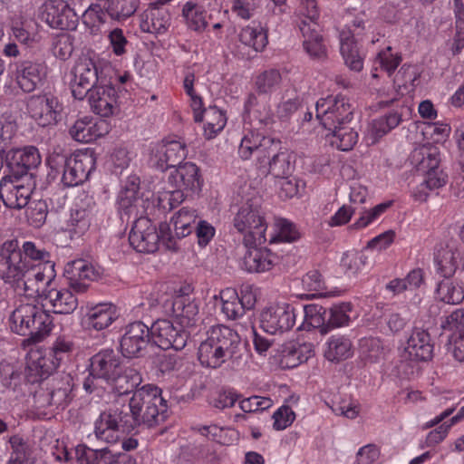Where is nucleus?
I'll return each mask as SVG.
<instances>
[{"label": "nucleus", "instance_id": "49", "mask_svg": "<svg viewBox=\"0 0 464 464\" xmlns=\"http://www.w3.org/2000/svg\"><path fill=\"white\" fill-rule=\"evenodd\" d=\"M172 310L176 316L181 317L185 324L193 325L198 314V305L188 296H177L172 301Z\"/></svg>", "mask_w": 464, "mask_h": 464}, {"label": "nucleus", "instance_id": "27", "mask_svg": "<svg viewBox=\"0 0 464 464\" xmlns=\"http://www.w3.org/2000/svg\"><path fill=\"white\" fill-rule=\"evenodd\" d=\"M434 345L430 334L421 328H414L407 340L405 352L416 362H428L433 357Z\"/></svg>", "mask_w": 464, "mask_h": 464}, {"label": "nucleus", "instance_id": "51", "mask_svg": "<svg viewBox=\"0 0 464 464\" xmlns=\"http://www.w3.org/2000/svg\"><path fill=\"white\" fill-rule=\"evenodd\" d=\"M328 130L332 133V145L340 150L348 151L357 143L358 133L347 124Z\"/></svg>", "mask_w": 464, "mask_h": 464}, {"label": "nucleus", "instance_id": "46", "mask_svg": "<svg viewBox=\"0 0 464 464\" xmlns=\"http://www.w3.org/2000/svg\"><path fill=\"white\" fill-rule=\"evenodd\" d=\"M305 323L313 327L319 328L322 334H327L331 329L327 325V309L319 304H307L303 306Z\"/></svg>", "mask_w": 464, "mask_h": 464}, {"label": "nucleus", "instance_id": "35", "mask_svg": "<svg viewBox=\"0 0 464 464\" xmlns=\"http://www.w3.org/2000/svg\"><path fill=\"white\" fill-rule=\"evenodd\" d=\"M6 197L3 198L4 204L9 208L21 209L29 204L31 195L35 188V179H21L18 183L11 184Z\"/></svg>", "mask_w": 464, "mask_h": 464}, {"label": "nucleus", "instance_id": "20", "mask_svg": "<svg viewBox=\"0 0 464 464\" xmlns=\"http://www.w3.org/2000/svg\"><path fill=\"white\" fill-rule=\"evenodd\" d=\"M24 262L18 241L16 239L5 241L0 246V279L11 285L28 267V263Z\"/></svg>", "mask_w": 464, "mask_h": 464}, {"label": "nucleus", "instance_id": "59", "mask_svg": "<svg viewBox=\"0 0 464 464\" xmlns=\"http://www.w3.org/2000/svg\"><path fill=\"white\" fill-rule=\"evenodd\" d=\"M182 14L189 29L199 31L203 27V5L188 1L183 5Z\"/></svg>", "mask_w": 464, "mask_h": 464}, {"label": "nucleus", "instance_id": "32", "mask_svg": "<svg viewBox=\"0 0 464 464\" xmlns=\"http://www.w3.org/2000/svg\"><path fill=\"white\" fill-rule=\"evenodd\" d=\"M268 164V172L277 179L289 178L295 169V155L287 149L276 147L270 158L263 165Z\"/></svg>", "mask_w": 464, "mask_h": 464}, {"label": "nucleus", "instance_id": "61", "mask_svg": "<svg viewBox=\"0 0 464 464\" xmlns=\"http://www.w3.org/2000/svg\"><path fill=\"white\" fill-rule=\"evenodd\" d=\"M351 304L343 303L334 305L327 310V325L330 329L346 325L350 320L348 312H351Z\"/></svg>", "mask_w": 464, "mask_h": 464}, {"label": "nucleus", "instance_id": "21", "mask_svg": "<svg viewBox=\"0 0 464 464\" xmlns=\"http://www.w3.org/2000/svg\"><path fill=\"white\" fill-rule=\"evenodd\" d=\"M41 19L50 27L75 30L79 17L64 0H48L41 8Z\"/></svg>", "mask_w": 464, "mask_h": 464}, {"label": "nucleus", "instance_id": "58", "mask_svg": "<svg viewBox=\"0 0 464 464\" xmlns=\"http://www.w3.org/2000/svg\"><path fill=\"white\" fill-rule=\"evenodd\" d=\"M8 442L11 447L9 458L14 460L23 461V463L25 464H32V450L30 445L25 440H24L20 435L15 434L9 438Z\"/></svg>", "mask_w": 464, "mask_h": 464}, {"label": "nucleus", "instance_id": "41", "mask_svg": "<svg viewBox=\"0 0 464 464\" xmlns=\"http://www.w3.org/2000/svg\"><path fill=\"white\" fill-rule=\"evenodd\" d=\"M86 200L85 207L75 203L74 208L71 212L69 224L72 227L71 230L77 236L83 235L91 225L92 208L94 206V201L87 196Z\"/></svg>", "mask_w": 464, "mask_h": 464}, {"label": "nucleus", "instance_id": "23", "mask_svg": "<svg viewBox=\"0 0 464 464\" xmlns=\"http://www.w3.org/2000/svg\"><path fill=\"white\" fill-rule=\"evenodd\" d=\"M188 150L186 144L179 140L164 139L156 153L151 158L155 168L160 171L176 169L186 159Z\"/></svg>", "mask_w": 464, "mask_h": 464}, {"label": "nucleus", "instance_id": "31", "mask_svg": "<svg viewBox=\"0 0 464 464\" xmlns=\"http://www.w3.org/2000/svg\"><path fill=\"white\" fill-rule=\"evenodd\" d=\"M246 252L242 267L249 273H263L270 270L276 264V256L267 248H258L255 246H246Z\"/></svg>", "mask_w": 464, "mask_h": 464}, {"label": "nucleus", "instance_id": "52", "mask_svg": "<svg viewBox=\"0 0 464 464\" xmlns=\"http://www.w3.org/2000/svg\"><path fill=\"white\" fill-rule=\"evenodd\" d=\"M107 16L104 2L92 4L82 14V23L90 29L91 34H95L100 26L106 23Z\"/></svg>", "mask_w": 464, "mask_h": 464}, {"label": "nucleus", "instance_id": "13", "mask_svg": "<svg viewBox=\"0 0 464 464\" xmlns=\"http://www.w3.org/2000/svg\"><path fill=\"white\" fill-rule=\"evenodd\" d=\"M72 73L73 75L70 84L72 94L80 101L83 100L92 89L105 82L102 71L99 72L96 63L86 55L77 59Z\"/></svg>", "mask_w": 464, "mask_h": 464}, {"label": "nucleus", "instance_id": "19", "mask_svg": "<svg viewBox=\"0 0 464 464\" xmlns=\"http://www.w3.org/2000/svg\"><path fill=\"white\" fill-rule=\"evenodd\" d=\"M27 110L39 126L47 127L61 121L63 105L53 95H34L27 102Z\"/></svg>", "mask_w": 464, "mask_h": 464}, {"label": "nucleus", "instance_id": "57", "mask_svg": "<svg viewBox=\"0 0 464 464\" xmlns=\"http://www.w3.org/2000/svg\"><path fill=\"white\" fill-rule=\"evenodd\" d=\"M364 251L349 250L343 253L340 266L345 273L355 275L368 263Z\"/></svg>", "mask_w": 464, "mask_h": 464}, {"label": "nucleus", "instance_id": "5", "mask_svg": "<svg viewBox=\"0 0 464 464\" xmlns=\"http://www.w3.org/2000/svg\"><path fill=\"white\" fill-rule=\"evenodd\" d=\"M12 332L27 336L30 343H38L47 336L53 327L52 316L36 304H21L9 317Z\"/></svg>", "mask_w": 464, "mask_h": 464}, {"label": "nucleus", "instance_id": "14", "mask_svg": "<svg viewBox=\"0 0 464 464\" xmlns=\"http://www.w3.org/2000/svg\"><path fill=\"white\" fill-rule=\"evenodd\" d=\"M363 30L364 20L355 17L352 24L339 34L340 52L344 63L354 72H360L363 67V57L358 46Z\"/></svg>", "mask_w": 464, "mask_h": 464}, {"label": "nucleus", "instance_id": "45", "mask_svg": "<svg viewBox=\"0 0 464 464\" xmlns=\"http://www.w3.org/2000/svg\"><path fill=\"white\" fill-rule=\"evenodd\" d=\"M227 124V116L224 111L217 106L205 108V139H213Z\"/></svg>", "mask_w": 464, "mask_h": 464}, {"label": "nucleus", "instance_id": "1", "mask_svg": "<svg viewBox=\"0 0 464 464\" xmlns=\"http://www.w3.org/2000/svg\"><path fill=\"white\" fill-rule=\"evenodd\" d=\"M167 400L162 390L148 383L136 390L129 403L116 401L102 411L94 422V434L100 440L115 443L123 433L139 428L152 429L160 426L169 417Z\"/></svg>", "mask_w": 464, "mask_h": 464}, {"label": "nucleus", "instance_id": "30", "mask_svg": "<svg viewBox=\"0 0 464 464\" xmlns=\"http://www.w3.org/2000/svg\"><path fill=\"white\" fill-rule=\"evenodd\" d=\"M175 229V238H183L192 231V224H196V235L199 246H203V219L198 217L197 210L182 208L176 218L171 219Z\"/></svg>", "mask_w": 464, "mask_h": 464}, {"label": "nucleus", "instance_id": "54", "mask_svg": "<svg viewBox=\"0 0 464 464\" xmlns=\"http://www.w3.org/2000/svg\"><path fill=\"white\" fill-rule=\"evenodd\" d=\"M281 82L280 72L276 69H269L256 77L255 86L259 94H271L279 88Z\"/></svg>", "mask_w": 464, "mask_h": 464}, {"label": "nucleus", "instance_id": "7", "mask_svg": "<svg viewBox=\"0 0 464 464\" xmlns=\"http://www.w3.org/2000/svg\"><path fill=\"white\" fill-rule=\"evenodd\" d=\"M4 159L5 168L0 179L2 188L8 184L18 183L21 179H35L36 171L42 162L39 150L32 145L4 150Z\"/></svg>", "mask_w": 464, "mask_h": 464}, {"label": "nucleus", "instance_id": "36", "mask_svg": "<svg viewBox=\"0 0 464 464\" xmlns=\"http://www.w3.org/2000/svg\"><path fill=\"white\" fill-rule=\"evenodd\" d=\"M116 319L115 306L111 304H99L88 311L85 323L89 329L102 331L109 327Z\"/></svg>", "mask_w": 464, "mask_h": 464}, {"label": "nucleus", "instance_id": "43", "mask_svg": "<svg viewBox=\"0 0 464 464\" xmlns=\"http://www.w3.org/2000/svg\"><path fill=\"white\" fill-rule=\"evenodd\" d=\"M434 296L440 302L448 304H458L464 299V290L460 285L454 283L451 278H443L438 282Z\"/></svg>", "mask_w": 464, "mask_h": 464}, {"label": "nucleus", "instance_id": "4", "mask_svg": "<svg viewBox=\"0 0 464 464\" xmlns=\"http://www.w3.org/2000/svg\"><path fill=\"white\" fill-rule=\"evenodd\" d=\"M440 153L436 147L416 148L411 154V162L418 171L425 175L423 181L412 190L417 201H426L429 191L442 188L448 182V175L440 168Z\"/></svg>", "mask_w": 464, "mask_h": 464}, {"label": "nucleus", "instance_id": "55", "mask_svg": "<svg viewBox=\"0 0 464 464\" xmlns=\"http://www.w3.org/2000/svg\"><path fill=\"white\" fill-rule=\"evenodd\" d=\"M108 448L93 450L85 445H78L74 449L76 462L78 464H103L108 459Z\"/></svg>", "mask_w": 464, "mask_h": 464}, {"label": "nucleus", "instance_id": "6", "mask_svg": "<svg viewBox=\"0 0 464 464\" xmlns=\"http://www.w3.org/2000/svg\"><path fill=\"white\" fill-rule=\"evenodd\" d=\"M235 229L243 235L245 246H261L266 241L267 222L260 197L246 200L233 219Z\"/></svg>", "mask_w": 464, "mask_h": 464}, {"label": "nucleus", "instance_id": "9", "mask_svg": "<svg viewBox=\"0 0 464 464\" xmlns=\"http://www.w3.org/2000/svg\"><path fill=\"white\" fill-rule=\"evenodd\" d=\"M51 170L62 173L61 181L64 187H76L88 179L95 169L96 160L92 154L80 153L67 158L63 154H54L48 158Z\"/></svg>", "mask_w": 464, "mask_h": 464}, {"label": "nucleus", "instance_id": "11", "mask_svg": "<svg viewBox=\"0 0 464 464\" xmlns=\"http://www.w3.org/2000/svg\"><path fill=\"white\" fill-rule=\"evenodd\" d=\"M72 345V342L69 338L57 337L48 353L28 363L26 376L30 383L47 379L57 369L61 362L69 355Z\"/></svg>", "mask_w": 464, "mask_h": 464}, {"label": "nucleus", "instance_id": "26", "mask_svg": "<svg viewBox=\"0 0 464 464\" xmlns=\"http://www.w3.org/2000/svg\"><path fill=\"white\" fill-rule=\"evenodd\" d=\"M316 20H300L298 29L303 36L304 51L313 59H324L326 48L323 43V36L318 31Z\"/></svg>", "mask_w": 464, "mask_h": 464}, {"label": "nucleus", "instance_id": "25", "mask_svg": "<svg viewBox=\"0 0 464 464\" xmlns=\"http://www.w3.org/2000/svg\"><path fill=\"white\" fill-rule=\"evenodd\" d=\"M122 367L121 356L112 349L102 350L91 358V374L105 383L112 380Z\"/></svg>", "mask_w": 464, "mask_h": 464}, {"label": "nucleus", "instance_id": "48", "mask_svg": "<svg viewBox=\"0 0 464 464\" xmlns=\"http://www.w3.org/2000/svg\"><path fill=\"white\" fill-rule=\"evenodd\" d=\"M49 392L35 395L37 402L41 407L53 406L56 409H64L72 400V390L48 389Z\"/></svg>", "mask_w": 464, "mask_h": 464}, {"label": "nucleus", "instance_id": "22", "mask_svg": "<svg viewBox=\"0 0 464 464\" xmlns=\"http://www.w3.org/2000/svg\"><path fill=\"white\" fill-rule=\"evenodd\" d=\"M140 177L130 175L121 186L116 198V209L121 219L129 221L130 217L136 218L139 214V206L142 201L140 192Z\"/></svg>", "mask_w": 464, "mask_h": 464}, {"label": "nucleus", "instance_id": "47", "mask_svg": "<svg viewBox=\"0 0 464 464\" xmlns=\"http://www.w3.org/2000/svg\"><path fill=\"white\" fill-rule=\"evenodd\" d=\"M20 251L22 253V258L24 259V263H28V265L44 266L47 264H54L49 260L51 256L50 253L32 241L24 242L22 246H20Z\"/></svg>", "mask_w": 464, "mask_h": 464}, {"label": "nucleus", "instance_id": "37", "mask_svg": "<svg viewBox=\"0 0 464 464\" xmlns=\"http://www.w3.org/2000/svg\"><path fill=\"white\" fill-rule=\"evenodd\" d=\"M389 351L378 337H363L359 342V354L364 364L378 363L385 360Z\"/></svg>", "mask_w": 464, "mask_h": 464}, {"label": "nucleus", "instance_id": "29", "mask_svg": "<svg viewBox=\"0 0 464 464\" xmlns=\"http://www.w3.org/2000/svg\"><path fill=\"white\" fill-rule=\"evenodd\" d=\"M199 168L192 162H185L179 165L169 176V182L175 188L199 193L201 191V183L199 179Z\"/></svg>", "mask_w": 464, "mask_h": 464}, {"label": "nucleus", "instance_id": "62", "mask_svg": "<svg viewBox=\"0 0 464 464\" xmlns=\"http://www.w3.org/2000/svg\"><path fill=\"white\" fill-rule=\"evenodd\" d=\"M239 394L233 389L219 390L209 395L208 404L216 409L231 408L238 400Z\"/></svg>", "mask_w": 464, "mask_h": 464}, {"label": "nucleus", "instance_id": "56", "mask_svg": "<svg viewBox=\"0 0 464 464\" xmlns=\"http://www.w3.org/2000/svg\"><path fill=\"white\" fill-rule=\"evenodd\" d=\"M276 234L269 240L270 243L295 242L300 237V233L294 223L285 218H279L276 221Z\"/></svg>", "mask_w": 464, "mask_h": 464}, {"label": "nucleus", "instance_id": "38", "mask_svg": "<svg viewBox=\"0 0 464 464\" xmlns=\"http://www.w3.org/2000/svg\"><path fill=\"white\" fill-rule=\"evenodd\" d=\"M239 41L255 52H262L268 44L267 30L261 23L253 21L241 29Z\"/></svg>", "mask_w": 464, "mask_h": 464}, {"label": "nucleus", "instance_id": "63", "mask_svg": "<svg viewBox=\"0 0 464 464\" xmlns=\"http://www.w3.org/2000/svg\"><path fill=\"white\" fill-rule=\"evenodd\" d=\"M48 215L47 203L44 200L33 201L26 209V218L31 226L41 227Z\"/></svg>", "mask_w": 464, "mask_h": 464}, {"label": "nucleus", "instance_id": "3", "mask_svg": "<svg viewBox=\"0 0 464 464\" xmlns=\"http://www.w3.org/2000/svg\"><path fill=\"white\" fill-rule=\"evenodd\" d=\"M244 355L239 334L228 326L213 325L205 333V367L218 369L229 362L232 369H237Z\"/></svg>", "mask_w": 464, "mask_h": 464}, {"label": "nucleus", "instance_id": "50", "mask_svg": "<svg viewBox=\"0 0 464 464\" xmlns=\"http://www.w3.org/2000/svg\"><path fill=\"white\" fill-rule=\"evenodd\" d=\"M27 368H25L24 374L21 371L15 368L14 365L1 362H0V382L4 387L6 389H10L15 391L25 380L27 382H30L27 380Z\"/></svg>", "mask_w": 464, "mask_h": 464}, {"label": "nucleus", "instance_id": "2", "mask_svg": "<svg viewBox=\"0 0 464 464\" xmlns=\"http://www.w3.org/2000/svg\"><path fill=\"white\" fill-rule=\"evenodd\" d=\"M64 276L69 288L57 289L51 285L43 300L52 306L54 314H72L78 306V299L72 290L77 294L86 292L90 285L89 282L95 280L99 276V272L86 260L77 259L66 265Z\"/></svg>", "mask_w": 464, "mask_h": 464}, {"label": "nucleus", "instance_id": "16", "mask_svg": "<svg viewBox=\"0 0 464 464\" xmlns=\"http://www.w3.org/2000/svg\"><path fill=\"white\" fill-rule=\"evenodd\" d=\"M280 143L279 140L250 130L241 139L237 153L243 160L255 158L260 166H263L271 154L276 151V147H279Z\"/></svg>", "mask_w": 464, "mask_h": 464}, {"label": "nucleus", "instance_id": "42", "mask_svg": "<svg viewBox=\"0 0 464 464\" xmlns=\"http://www.w3.org/2000/svg\"><path fill=\"white\" fill-rule=\"evenodd\" d=\"M326 346L324 356L328 361L339 362L353 355L352 342L344 335H332Z\"/></svg>", "mask_w": 464, "mask_h": 464}, {"label": "nucleus", "instance_id": "64", "mask_svg": "<svg viewBox=\"0 0 464 464\" xmlns=\"http://www.w3.org/2000/svg\"><path fill=\"white\" fill-rule=\"evenodd\" d=\"M184 200V193L176 188L171 191L159 193L157 206L163 212H169L179 207Z\"/></svg>", "mask_w": 464, "mask_h": 464}, {"label": "nucleus", "instance_id": "28", "mask_svg": "<svg viewBox=\"0 0 464 464\" xmlns=\"http://www.w3.org/2000/svg\"><path fill=\"white\" fill-rule=\"evenodd\" d=\"M86 97L96 114L109 117L113 113V107L116 103V91L113 86L107 84L106 81L92 89Z\"/></svg>", "mask_w": 464, "mask_h": 464}, {"label": "nucleus", "instance_id": "53", "mask_svg": "<svg viewBox=\"0 0 464 464\" xmlns=\"http://www.w3.org/2000/svg\"><path fill=\"white\" fill-rule=\"evenodd\" d=\"M69 133L74 140L82 143H89L100 135L97 133L95 124L87 117L77 120L70 128Z\"/></svg>", "mask_w": 464, "mask_h": 464}, {"label": "nucleus", "instance_id": "12", "mask_svg": "<svg viewBox=\"0 0 464 464\" xmlns=\"http://www.w3.org/2000/svg\"><path fill=\"white\" fill-rule=\"evenodd\" d=\"M315 116L325 130H335L351 122L353 109L345 96L329 95L316 102Z\"/></svg>", "mask_w": 464, "mask_h": 464}, {"label": "nucleus", "instance_id": "24", "mask_svg": "<svg viewBox=\"0 0 464 464\" xmlns=\"http://www.w3.org/2000/svg\"><path fill=\"white\" fill-rule=\"evenodd\" d=\"M16 80L25 92L34 91L47 75V66L40 59H26L16 63Z\"/></svg>", "mask_w": 464, "mask_h": 464}, {"label": "nucleus", "instance_id": "33", "mask_svg": "<svg viewBox=\"0 0 464 464\" xmlns=\"http://www.w3.org/2000/svg\"><path fill=\"white\" fill-rule=\"evenodd\" d=\"M459 247L452 245L441 246L434 255L436 273L443 278H451L459 267Z\"/></svg>", "mask_w": 464, "mask_h": 464}, {"label": "nucleus", "instance_id": "39", "mask_svg": "<svg viewBox=\"0 0 464 464\" xmlns=\"http://www.w3.org/2000/svg\"><path fill=\"white\" fill-rule=\"evenodd\" d=\"M401 121V114L397 111H391L372 120L367 129V136L371 143L377 142L380 138L396 128Z\"/></svg>", "mask_w": 464, "mask_h": 464}, {"label": "nucleus", "instance_id": "17", "mask_svg": "<svg viewBox=\"0 0 464 464\" xmlns=\"http://www.w3.org/2000/svg\"><path fill=\"white\" fill-rule=\"evenodd\" d=\"M295 308L287 304L280 303L265 308L259 315L260 327L270 334L290 331L295 324Z\"/></svg>", "mask_w": 464, "mask_h": 464}, {"label": "nucleus", "instance_id": "15", "mask_svg": "<svg viewBox=\"0 0 464 464\" xmlns=\"http://www.w3.org/2000/svg\"><path fill=\"white\" fill-rule=\"evenodd\" d=\"M150 328L141 321L126 325L120 338V352L126 358L145 356L152 347Z\"/></svg>", "mask_w": 464, "mask_h": 464}, {"label": "nucleus", "instance_id": "18", "mask_svg": "<svg viewBox=\"0 0 464 464\" xmlns=\"http://www.w3.org/2000/svg\"><path fill=\"white\" fill-rule=\"evenodd\" d=\"M150 328L152 347L162 350H182L188 341V334L180 325H174L167 319H159Z\"/></svg>", "mask_w": 464, "mask_h": 464}, {"label": "nucleus", "instance_id": "34", "mask_svg": "<svg viewBox=\"0 0 464 464\" xmlns=\"http://www.w3.org/2000/svg\"><path fill=\"white\" fill-rule=\"evenodd\" d=\"M108 382L112 391L120 396L132 393L138 390L142 382V377L139 371L134 368L121 369L116 376H113Z\"/></svg>", "mask_w": 464, "mask_h": 464}, {"label": "nucleus", "instance_id": "60", "mask_svg": "<svg viewBox=\"0 0 464 464\" xmlns=\"http://www.w3.org/2000/svg\"><path fill=\"white\" fill-rule=\"evenodd\" d=\"M392 205V201L380 203L370 209L363 210L360 213V217L353 223V227L360 229L364 228L382 215Z\"/></svg>", "mask_w": 464, "mask_h": 464}, {"label": "nucleus", "instance_id": "10", "mask_svg": "<svg viewBox=\"0 0 464 464\" xmlns=\"http://www.w3.org/2000/svg\"><path fill=\"white\" fill-rule=\"evenodd\" d=\"M54 264L44 266L29 265L11 286L19 295L42 301L55 278Z\"/></svg>", "mask_w": 464, "mask_h": 464}, {"label": "nucleus", "instance_id": "40", "mask_svg": "<svg viewBox=\"0 0 464 464\" xmlns=\"http://www.w3.org/2000/svg\"><path fill=\"white\" fill-rule=\"evenodd\" d=\"M214 305L219 304L227 319L235 320L245 314L239 300V295L234 288L222 290L219 295H213Z\"/></svg>", "mask_w": 464, "mask_h": 464}, {"label": "nucleus", "instance_id": "44", "mask_svg": "<svg viewBox=\"0 0 464 464\" xmlns=\"http://www.w3.org/2000/svg\"><path fill=\"white\" fill-rule=\"evenodd\" d=\"M140 0H105L104 8L112 20L123 21L135 14Z\"/></svg>", "mask_w": 464, "mask_h": 464}, {"label": "nucleus", "instance_id": "8", "mask_svg": "<svg viewBox=\"0 0 464 464\" xmlns=\"http://www.w3.org/2000/svg\"><path fill=\"white\" fill-rule=\"evenodd\" d=\"M160 241L169 250L177 249V241L172 235L169 224L161 223L158 231L150 218L140 217L135 219L129 233V242L133 249L139 253H154L158 250Z\"/></svg>", "mask_w": 464, "mask_h": 464}]
</instances>
